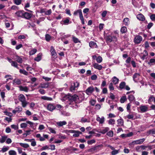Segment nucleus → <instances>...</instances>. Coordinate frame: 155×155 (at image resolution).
<instances>
[{
    "instance_id": "nucleus-1",
    "label": "nucleus",
    "mask_w": 155,
    "mask_h": 155,
    "mask_svg": "<svg viewBox=\"0 0 155 155\" xmlns=\"http://www.w3.org/2000/svg\"><path fill=\"white\" fill-rule=\"evenodd\" d=\"M69 100L72 102H74L75 103V106L77 107H78V106L77 104L80 102L79 99V97L76 95H73L70 96L69 97Z\"/></svg>"
},
{
    "instance_id": "nucleus-2",
    "label": "nucleus",
    "mask_w": 155,
    "mask_h": 155,
    "mask_svg": "<svg viewBox=\"0 0 155 155\" xmlns=\"http://www.w3.org/2000/svg\"><path fill=\"white\" fill-rule=\"evenodd\" d=\"M79 86V83L77 82H74L71 83L70 90L71 91L74 92L77 91Z\"/></svg>"
},
{
    "instance_id": "nucleus-3",
    "label": "nucleus",
    "mask_w": 155,
    "mask_h": 155,
    "mask_svg": "<svg viewBox=\"0 0 155 155\" xmlns=\"http://www.w3.org/2000/svg\"><path fill=\"white\" fill-rule=\"evenodd\" d=\"M18 100L21 102L22 106L23 107H26L28 102L26 101V98L25 96L22 94H20L18 96Z\"/></svg>"
},
{
    "instance_id": "nucleus-4",
    "label": "nucleus",
    "mask_w": 155,
    "mask_h": 155,
    "mask_svg": "<svg viewBox=\"0 0 155 155\" xmlns=\"http://www.w3.org/2000/svg\"><path fill=\"white\" fill-rule=\"evenodd\" d=\"M142 39L143 38L141 36L137 35L134 38V42L135 43L138 44L142 41Z\"/></svg>"
},
{
    "instance_id": "nucleus-5",
    "label": "nucleus",
    "mask_w": 155,
    "mask_h": 155,
    "mask_svg": "<svg viewBox=\"0 0 155 155\" xmlns=\"http://www.w3.org/2000/svg\"><path fill=\"white\" fill-rule=\"evenodd\" d=\"M46 108L48 111L52 112L56 109V107L54 104L50 103L48 104Z\"/></svg>"
},
{
    "instance_id": "nucleus-6",
    "label": "nucleus",
    "mask_w": 155,
    "mask_h": 155,
    "mask_svg": "<svg viewBox=\"0 0 155 155\" xmlns=\"http://www.w3.org/2000/svg\"><path fill=\"white\" fill-rule=\"evenodd\" d=\"M94 90L93 86H90L88 87L85 91V93L88 95H91Z\"/></svg>"
},
{
    "instance_id": "nucleus-7",
    "label": "nucleus",
    "mask_w": 155,
    "mask_h": 155,
    "mask_svg": "<svg viewBox=\"0 0 155 155\" xmlns=\"http://www.w3.org/2000/svg\"><path fill=\"white\" fill-rule=\"evenodd\" d=\"M145 140V139L143 138L138 140H134L131 143L132 144H142Z\"/></svg>"
},
{
    "instance_id": "nucleus-8",
    "label": "nucleus",
    "mask_w": 155,
    "mask_h": 155,
    "mask_svg": "<svg viewBox=\"0 0 155 155\" xmlns=\"http://www.w3.org/2000/svg\"><path fill=\"white\" fill-rule=\"evenodd\" d=\"M50 51L51 55L53 57L56 58L57 57V54L53 46H51V47Z\"/></svg>"
},
{
    "instance_id": "nucleus-9",
    "label": "nucleus",
    "mask_w": 155,
    "mask_h": 155,
    "mask_svg": "<svg viewBox=\"0 0 155 155\" xmlns=\"http://www.w3.org/2000/svg\"><path fill=\"white\" fill-rule=\"evenodd\" d=\"M22 108L21 107L19 106L16 107L15 109L13 110L12 112L14 114H15L16 113H20L22 111Z\"/></svg>"
},
{
    "instance_id": "nucleus-10",
    "label": "nucleus",
    "mask_w": 155,
    "mask_h": 155,
    "mask_svg": "<svg viewBox=\"0 0 155 155\" xmlns=\"http://www.w3.org/2000/svg\"><path fill=\"white\" fill-rule=\"evenodd\" d=\"M110 130V128L108 127H106L104 128L103 129H101L99 130L98 132L100 133L103 134H104Z\"/></svg>"
},
{
    "instance_id": "nucleus-11",
    "label": "nucleus",
    "mask_w": 155,
    "mask_h": 155,
    "mask_svg": "<svg viewBox=\"0 0 155 155\" xmlns=\"http://www.w3.org/2000/svg\"><path fill=\"white\" fill-rule=\"evenodd\" d=\"M93 66L94 68L99 70H101L102 68V66L101 65L97 63L93 64Z\"/></svg>"
},
{
    "instance_id": "nucleus-12",
    "label": "nucleus",
    "mask_w": 155,
    "mask_h": 155,
    "mask_svg": "<svg viewBox=\"0 0 155 155\" xmlns=\"http://www.w3.org/2000/svg\"><path fill=\"white\" fill-rule=\"evenodd\" d=\"M96 120L97 121L99 122L100 124H102L104 122L105 118L104 117H102L101 118H100L99 117L97 116Z\"/></svg>"
},
{
    "instance_id": "nucleus-13",
    "label": "nucleus",
    "mask_w": 155,
    "mask_h": 155,
    "mask_svg": "<svg viewBox=\"0 0 155 155\" xmlns=\"http://www.w3.org/2000/svg\"><path fill=\"white\" fill-rule=\"evenodd\" d=\"M31 17V14L27 12H24L23 14V18L26 19H29Z\"/></svg>"
},
{
    "instance_id": "nucleus-14",
    "label": "nucleus",
    "mask_w": 155,
    "mask_h": 155,
    "mask_svg": "<svg viewBox=\"0 0 155 155\" xmlns=\"http://www.w3.org/2000/svg\"><path fill=\"white\" fill-rule=\"evenodd\" d=\"M24 12L22 11H19L15 13V14L18 17L23 18V14Z\"/></svg>"
},
{
    "instance_id": "nucleus-15",
    "label": "nucleus",
    "mask_w": 155,
    "mask_h": 155,
    "mask_svg": "<svg viewBox=\"0 0 155 155\" xmlns=\"http://www.w3.org/2000/svg\"><path fill=\"white\" fill-rule=\"evenodd\" d=\"M143 55L141 56V58L143 60L144 59L147 58V56L148 55V52L147 51L144 50L143 53Z\"/></svg>"
},
{
    "instance_id": "nucleus-16",
    "label": "nucleus",
    "mask_w": 155,
    "mask_h": 155,
    "mask_svg": "<svg viewBox=\"0 0 155 155\" xmlns=\"http://www.w3.org/2000/svg\"><path fill=\"white\" fill-rule=\"evenodd\" d=\"M89 46L92 48H97V46L96 43L94 41H91L89 43Z\"/></svg>"
},
{
    "instance_id": "nucleus-17",
    "label": "nucleus",
    "mask_w": 155,
    "mask_h": 155,
    "mask_svg": "<svg viewBox=\"0 0 155 155\" xmlns=\"http://www.w3.org/2000/svg\"><path fill=\"white\" fill-rule=\"evenodd\" d=\"M19 87L20 91H24L26 92H28L29 90L28 88L26 86L23 87L21 86H20Z\"/></svg>"
},
{
    "instance_id": "nucleus-18",
    "label": "nucleus",
    "mask_w": 155,
    "mask_h": 155,
    "mask_svg": "<svg viewBox=\"0 0 155 155\" xmlns=\"http://www.w3.org/2000/svg\"><path fill=\"white\" fill-rule=\"evenodd\" d=\"M67 123L65 121H59L56 123L57 124L59 127H61L67 124Z\"/></svg>"
},
{
    "instance_id": "nucleus-19",
    "label": "nucleus",
    "mask_w": 155,
    "mask_h": 155,
    "mask_svg": "<svg viewBox=\"0 0 155 155\" xmlns=\"http://www.w3.org/2000/svg\"><path fill=\"white\" fill-rule=\"evenodd\" d=\"M140 109L141 112H144L148 110V107L146 106H141L140 107Z\"/></svg>"
},
{
    "instance_id": "nucleus-20",
    "label": "nucleus",
    "mask_w": 155,
    "mask_h": 155,
    "mask_svg": "<svg viewBox=\"0 0 155 155\" xmlns=\"http://www.w3.org/2000/svg\"><path fill=\"white\" fill-rule=\"evenodd\" d=\"M21 83V81L19 79H15L13 81V84L14 85H20Z\"/></svg>"
},
{
    "instance_id": "nucleus-21",
    "label": "nucleus",
    "mask_w": 155,
    "mask_h": 155,
    "mask_svg": "<svg viewBox=\"0 0 155 155\" xmlns=\"http://www.w3.org/2000/svg\"><path fill=\"white\" fill-rule=\"evenodd\" d=\"M137 18L139 20L143 21L145 20L144 16L141 14H140L137 15Z\"/></svg>"
},
{
    "instance_id": "nucleus-22",
    "label": "nucleus",
    "mask_w": 155,
    "mask_h": 155,
    "mask_svg": "<svg viewBox=\"0 0 155 155\" xmlns=\"http://www.w3.org/2000/svg\"><path fill=\"white\" fill-rule=\"evenodd\" d=\"M49 84L48 83H41L38 86V88H46L48 87Z\"/></svg>"
},
{
    "instance_id": "nucleus-23",
    "label": "nucleus",
    "mask_w": 155,
    "mask_h": 155,
    "mask_svg": "<svg viewBox=\"0 0 155 155\" xmlns=\"http://www.w3.org/2000/svg\"><path fill=\"white\" fill-rule=\"evenodd\" d=\"M15 59L18 63H22L23 61L22 59L17 55L15 56Z\"/></svg>"
},
{
    "instance_id": "nucleus-24",
    "label": "nucleus",
    "mask_w": 155,
    "mask_h": 155,
    "mask_svg": "<svg viewBox=\"0 0 155 155\" xmlns=\"http://www.w3.org/2000/svg\"><path fill=\"white\" fill-rule=\"evenodd\" d=\"M105 39L107 43L111 42L112 41V37L110 36H107L105 37Z\"/></svg>"
},
{
    "instance_id": "nucleus-25",
    "label": "nucleus",
    "mask_w": 155,
    "mask_h": 155,
    "mask_svg": "<svg viewBox=\"0 0 155 155\" xmlns=\"http://www.w3.org/2000/svg\"><path fill=\"white\" fill-rule=\"evenodd\" d=\"M42 56V54L41 53H39L38 54L37 57L35 58V60L37 61H39L41 60V57Z\"/></svg>"
},
{
    "instance_id": "nucleus-26",
    "label": "nucleus",
    "mask_w": 155,
    "mask_h": 155,
    "mask_svg": "<svg viewBox=\"0 0 155 155\" xmlns=\"http://www.w3.org/2000/svg\"><path fill=\"white\" fill-rule=\"evenodd\" d=\"M78 14H79V17L83 15L81 10V9H79L76 11H75L74 12V15H78Z\"/></svg>"
},
{
    "instance_id": "nucleus-27",
    "label": "nucleus",
    "mask_w": 155,
    "mask_h": 155,
    "mask_svg": "<svg viewBox=\"0 0 155 155\" xmlns=\"http://www.w3.org/2000/svg\"><path fill=\"white\" fill-rule=\"evenodd\" d=\"M112 80L113 83L115 84H116L118 83L119 79L115 76L112 78Z\"/></svg>"
},
{
    "instance_id": "nucleus-28",
    "label": "nucleus",
    "mask_w": 155,
    "mask_h": 155,
    "mask_svg": "<svg viewBox=\"0 0 155 155\" xmlns=\"http://www.w3.org/2000/svg\"><path fill=\"white\" fill-rule=\"evenodd\" d=\"M117 122L118 126H120L123 125L124 122L122 119H118L117 120Z\"/></svg>"
},
{
    "instance_id": "nucleus-29",
    "label": "nucleus",
    "mask_w": 155,
    "mask_h": 155,
    "mask_svg": "<svg viewBox=\"0 0 155 155\" xmlns=\"http://www.w3.org/2000/svg\"><path fill=\"white\" fill-rule=\"evenodd\" d=\"M123 22L125 25H128L130 23L129 19L127 18H124L123 20Z\"/></svg>"
},
{
    "instance_id": "nucleus-30",
    "label": "nucleus",
    "mask_w": 155,
    "mask_h": 155,
    "mask_svg": "<svg viewBox=\"0 0 155 155\" xmlns=\"http://www.w3.org/2000/svg\"><path fill=\"white\" fill-rule=\"evenodd\" d=\"M147 134L148 135L150 134H155V129L149 130L147 132Z\"/></svg>"
},
{
    "instance_id": "nucleus-31",
    "label": "nucleus",
    "mask_w": 155,
    "mask_h": 155,
    "mask_svg": "<svg viewBox=\"0 0 155 155\" xmlns=\"http://www.w3.org/2000/svg\"><path fill=\"white\" fill-rule=\"evenodd\" d=\"M7 138L6 136H4L2 137L1 139H0V143H4L6 140Z\"/></svg>"
},
{
    "instance_id": "nucleus-32",
    "label": "nucleus",
    "mask_w": 155,
    "mask_h": 155,
    "mask_svg": "<svg viewBox=\"0 0 155 155\" xmlns=\"http://www.w3.org/2000/svg\"><path fill=\"white\" fill-rule=\"evenodd\" d=\"M41 99L44 100H47L49 101H51L52 100V98L47 97L46 96H43L41 97Z\"/></svg>"
},
{
    "instance_id": "nucleus-33",
    "label": "nucleus",
    "mask_w": 155,
    "mask_h": 155,
    "mask_svg": "<svg viewBox=\"0 0 155 155\" xmlns=\"http://www.w3.org/2000/svg\"><path fill=\"white\" fill-rule=\"evenodd\" d=\"M126 85V83L124 82H121L119 85V88L120 89H122L124 88Z\"/></svg>"
},
{
    "instance_id": "nucleus-34",
    "label": "nucleus",
    "mask_w": 155,
    "mask_h": 155,
    "mask_svg": "<svg viewBox=\"0 0 155 155\" xmlns=\"http://www.w3.org/2000/svg\"><path fill=\"white\" fill-rule=\"evenodd\" d=\"M63 22L64 24L65 25H68L71 23V22H70L69 18H67L65 19L63 21Z\"/></svg>"
},
{
    "instance_id": "nucleus-35",
    "label": "nucleus",
    "mask_w": 155,
    "mask_h": 155,
    "mask_svg": "<svg viewBox=\"0 0 155 155\" xmlns=\"http://www.w3.org/2000/svg\"><path fill=\"white\" fill-rule=\"evenodd\" d=\"M120 31L122 33H124L127 31V29L126 27L124 26L121 27L120 29Z\"/></svg>"
},
{
    "instance_id": "nucleus-36",
    "label": "nucleus",
    "mask_w": 155,
    "mask_h": 155,
    "mask_svg": "<svg viewBox=\"0 0 155 155\" xmlns=\"http://www.w3.org/2000/svg\"><path fill=\"white\" fill-rule=\"evenodd\" d=\"M128 99L130 102L133 101L135 100V98L134 96L132 95H129L128 97Z\"/></svg>"
},
{
    "instance_id": "nucleus-37",
    "label": "nucleus",
    "mask_w": 155,
    "mask_h": 155,
    "mask_svg": "<svg viewBox=\"0 0 155 155\" xmlns=\"http://www.w3.org/2000/svg\"><path fill=\"white\" fill-rule=\"evenodd\" d=\"M81 132L79 131H76L73 134V136L74 137H78L80 134H81Z\"/></svg>"
},
{
    "instance_id": "nucleus-38",
    "label": "nucleus",
    "mask_w": 155,
    "mask_h": 155,
    "mask_svg": "<svg viewBox=\"0 0 155 155\" xmlns=\"http://www.w3.org/2000/svg\"><path fill=\"white\" fill-rule=\"evenodd\" d=\"M114 135L113 132L112 130H110L107 133V135L110 137H112Z\"/></svg>"
},
{
    "instance_id": "nucleus-39",
    "label": "nucleus",
    "mask_w": 155,
    "mask_h": 155,
    "mask_svg": "<svg viewBox=\"0 0 155 155\" xmlns=\"http://www.w3.org/2000/svg\"><path fill=\"white\" fill-rule=\"evenodd\" d=\"M127 100V99L126 96H123L120 99V102L121 103H123Z\"/></svg>"
},
{
    "instance_id": "nucleus-40",
    "label": "nucleus",
    "mask_w": 155,
    "mask_h": 155,
    "mask_svg": "<svg viewBox=\"0 0 155 155\" xmlns=\"http://www.w3.org/2000/svg\"><path fill=\"white\" fill-rule=\"evenodd\" d=\"M9 149V147H3L1 150H0L1 152L3 153L5 152L8 150Z\"/></svg>"
},
{
    "instance_id": "nucleus-41",
    "label": "nucleus",
    "mask_w": 155,
    "mask_h": 155,
    "mask_svg": "<svg viewBox=\"0 0 155 155\" xmlns=\"http://www.w3.org/2000/svg\"><path fill=\"white\" fill-rule=\"evenodd\" d=\"M19 144L21 146L25 148H27L29 147V145L27 143H19Z\"/></svg>"
},
{
    "instance_id": "nucleus-42",
    "label": "nucleus",
    "mask_w": 155,
    "mask_h": 155,
    "mask_svg": "<svg viewBox=\"0 0 155 155\" xmlns=\"http://www.w3.org/2000/svg\"><path fill=\"white\" fill-rule=\"evenodd\" d=\"M11 65L12 66H13L15 67L18 69V64L15 61H11Z\"/></svg>"
},
{
    "instance_id": "nucleus-43",
    "label": "nucleus",
    "mask_w": 155,
    "mask_h": 155,
    "mask_svg": "<svg viewBox=\"0 0 155 155\" xmlns=\"http://www.w3.org/2000/svg\"><path fill=\"white\" fill-rule=\"evenodd\" d=\"M119 150H114L111 152L112 155H115L119 153Z\"/></svg>"
},
{
    "instance_id": "nucleus-44",
    "label": "nucleus",
    "mask_w": 155,
    "mask_h": 155,
    "mask_svg": "<svg viewBox=\"0 0 155 155\" xmlns=\"http://www.w3.org/2000/svg\"><path fill=\"white\" fill-rule=\"evenodd\" d=\"M115 120L114 119H110L108 121L109 124L114 125L115 124Z\"/></svg>"
},
{
    "instance_id": "nucleus-45",
    "label": "nucleus",
    "mask_w": 155,
    "mask_h": 155,
    "mask_svg": "<svg viewBox=\"0 0 155 155\" xmlns=\"http://www.w3.org/2000/svg\"><path fill=\"white\" fill-rule=\"evenodd\" d=\"M19 72L21 74H22L25 75H27L28 74V72L25 70L22 69H20Z\"/></svg>"
},
{
    "instance_id": "nucleus-46",
    "label": "nucleus",
    "mask_w": 155,
    "mask_h": 155,
    "mask_svg": "<svg viewBox=\"0 0 155 155\" xmlns=\"http://www.w3.org/2000/svg\"><path fill=\"white\" fill-rule=\"evenodd\" d=\"M97 62L98 63H101L102 61V58L101 56H99L96 59Z\"/></svg>"
},
{
    "instance_id": "nucleus-47",
    "label": "nucleus",
    "mask_w": 155,
    "mask_h": 155,
    "mask_svg": "<svg viewBox=\"0 0 155 155\" xmlns=\"http://www.w3.org/2000/svg\"><path fill=\"white\" fill-rule=\"evenodd\" d=\"M8 153L9 155H16V152L14 150H10L9 151Z\"/></svg>"
},
{
    "instance_id": "nucleus-48",
    "label": "nucleus",
    "mask_w": 155,
    "mask_h": 155,
    "mask_svg": "<svg viewBox=\"0 0 155 155\" xmlns=\"http://www.w3.org/2000/svg\"><path fill=\"white\" fill-rule=\"evenodd\" d=\"M37 51V49L35 48H34L30 52V54L31 55H32L35 54Z\"/></svg>"
},
{
    "instance_id": "nucleus-49",
    "label": "nucleus",
    "mask_w": 155,
    "mask_h": 155,
    "mask_svg": "<svg viewBox=\"0 0 155 155\" xmlns=\"http://www.w3.org/2000/svg\"><path fill=\"white\" fill-rule=\"evenodd\" d=\"M96 142L95 140L94 139H92L91 140H88L87 142L88 144L91 145L93 143H94Z\"/></svg>"
},
{
    "instance_id": "nucleus-50",
    "label": "nucleus",
    "mask_w": 155,
    "mask_h": 155,
    "mask_svg": "<svg viewBox=\"0 0 155 155\" xmlns=\"http://www.w3.org/2000/svg\"><path fill=\"white\" fill-rule=\"evenodd\" d=\"M90 121L89 120H88L87 118L84 117H82L81 119V122H89Z\"/></svg>"
},
{
    "instance_id": "nucleus-51",
    "label": "nucleus",
    "mask_w": 155,
    "mask_h": 155,
    "mask_svg": "<svg viewBox=\"0 0 155 155\" xmlns=\"http://www.w3.org/2000/svg\"><path fill=\"white\" fill-rule=\"evenodd\" d=\"M51 39V36L49 34L45 35V39L47 41H49Z\"/></svg>"
},
{
    "instance_id": "nucleus-52",
    "label": "nucleus",
    "mask_w": 155,
    "mask_h": 155,
    "mask_svg": "<svg viewBox=\"0 0 155 155\" xmlns=\"http://www.w3.org/2000/svg\"><path fill=\"white\" fill-rule=\"evenodd\" d=\"M139 76V74L138 73L135 74L133 76V79L134 81H135L137 79L136 78H138Z\"/></svg>"
},
{
    "instance_id": "nucleus-53",
    "label": "nucleus",
    "mask_w": 155,
    "mask_h": 155,
    "mask_svg": "<svg viewBox=\"0 0 155 155\" xmlns=\"http://www.w3.org/2000/svg\"><path fill=\"white\" fill-rule=\"evenodd\" d=\"M80 18L81 21V23L83 25H84L85 24V21L84 20V19L83 15L79 17Z\"/></svg>"
},
{
    "instance_id": "nucleus-54",
    "label": "nucleus",
    "mask_w": 155,
    "mask_h": 155,
    "mask_svg": "<svg viewBox=\"0 0 155 155\" xmlns=\"http://www.w3.org/2000/svg\"><path fill=\"white\" fill-rule=\"evenodd\" d=\"M44 13L46 15H50L51 13V9H50L48 10L45 11Z\"/></svg>"
},
{
    "instance_id": "nucleus-55",
    "label": "nucleus",
    "mask_w": 155,
    "mask_h": 155,
    "mask_svg": "<svg viewBox=\"0 0 155 155\" xmlns=\"http://www.w3.org/2000/svg\"><path fill=\"white\" fill-rule=\"evenodd\" d=\"M48 129H49L50 132H51V133L54 134L56 133V132L52 128H51L50 127H48Z\"/></svg>"
},
{
    "instance_id": "nucleus-56",
    "label": "nucleus",
    "mask_w": 155,
    "mask_h": 155,
    "mask_svg": "<svg viewBox=\"0 0 155 155\" xmlns=\"http://www.w3.org/2000/svg\"><path fill=\"white\" fill-rule=\"evenodd\" d=\"M32 140L30 142H31V145L32 146L34 147L36 145V142L35 141V140L34 139H32Z\"/></svg>"
},
{
    "instance_id": "nucleus-57",
    "label": "nucleus",
    "mask_w": 155,
    "mask_h": 155,
    "mask_svg": "<svg viewBox=\"0 0 155 155\" xmlns=\"http://www.w3.org/2000/svg\"><path fill=\"white\" fill-rule=\"evenodd\" d=\"M154 99V97H153V96H151L149 98L148 101L149 104L150 103V102L152 101H153Z\"/></svg>"
},
{
    "instance_id": "nucleus-58",
    "label": "nucleus",
    "mask_w": 155,
    "mask_h": 155,
    "mask_svg": "<svg viewBox=\"0 0 155 155\" xmlns=\"http://www.w3.org/2000/svg\"><path fill=\"white\" fill-rule=\"evenodd\" d=\"M11 127L15 129V130H17L18 129V126L15 125L13 124L11 126Z\"/></svg>"
},
{
    "instance_id": "nucleus-59",
    "label": "nucleus",
    "mask_w": 155,
    "mask_h": 155,
    "mask_svg": "<svg viewBox=\"0 0 155 155\" xmlns=\"http://www.w3.org/2000/svg\"><path fill=\"white\" fill-rule=\"evenodd\" d=\"M27 123H22L20 125L21 127V128H25L27 127Z\"/></svg>"
},
{
    "instance_id": "nucleus-60",
    "label": "nucleus",
    "mask_w": 155,
    "mask_h": 155,
    "mask_svg": "<svg viewBox=\"0 0 155 155\" xmlns=\"http://www.w3.org/2000/svg\"><path fill=\"white\" fill-rule=\"evenodd\" d=\"M73 40L75 43H77L80 42L78 38L74 37H73Z\"/></svg>"
},
{
    "instance_id": "nucleus-61",
    "label": "nucleus",
    "mask_w": 155,
    "mask_h": 155,
    "mask_svg": "<svg viewBox=\"0 0 155 155\" xmlns=\"http://www.w3.org/2000/svg\"><path fill=\"white\" fill-rule=\"evenodd\" d=\"M109 87L110 90H114V87L112 83H110V84Z\"/></svg>"
},
{
    "instance_id": "nucleus-62",
    "label": "nucleus",
    "mask_w": 155,
    "mask_h": 155,
    "mask_svg": "<svg viewBox=\"0 0 155 155\" xmlns=\"http://www.w3.org/2000/svg\"><path fill=\"white\" fill-rule=\"evenodd\" d=\"M126 117L129 119H133L134 117V116L132 114H129L127 115Z\"/></svg>"
},
{
    "instance_id": "nucleus-63",
    "label": "nucleus",
    "mask_w": 155,
    "mask_h": 155,
    "mask_svg": "<svg viewBox=\"0 0 155 155\" xmlns=\"http://www.w3.org/2000/svg\"><path fill=\"white\" fill-rule=\"evenodd\" d=\"M21 2V0H15V3L17 5H20Z\"/></svg>"
},
{
    "instance_id": "nucleus-64",
    "label": "nucleus",
    "mask_w": 155,
    "mask_h": 155,
    "mask_svg": "<svg viewBox=\"0 0 155 155\" xmlns=\"http://www.w3.org/2000/svg\"><path fill=\"white\" fill-rule=\"evenodd\" d=\"M152 63H155V59H151L150 60L149 62L148 63V64L149 65H151L150 64Z\"/></svg>"
}]
</instances>
